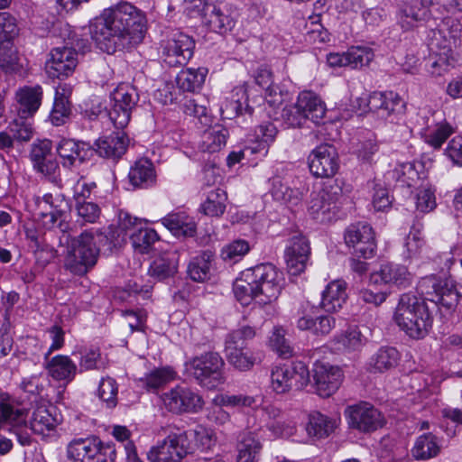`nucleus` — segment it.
Returning <instances> with one entry per match:
<instances>
[{
	"mask_svg": "<svg viewBox=\"0 0 462 462\" xmlns=\"http://www.w3.org/2000/svg\"><path fill=\"white\" fill-rule=\"evenodd\" d=\"M146 31L144 13L128 2L104 9L89 23L92 40L108 54L134 48L143 41Z\"/></svg>",
	"mask_w": 462,
	"mask_h": 462,
	"instance_id": "obj_1",
	"label": "nucleus"
},
{
	"mask_svg": "<svg viewBox=\"0 0 462 462\" xmlns=\"http://www.w3.org/2000/svg\"><path fill=\"white\" fill-rule=\"evenodd\" d=\"M282 273L272 263L246 269L233 285L236 299L244 306L254 300L262 305L275 300L283 286Z\"/></svg>",
	"mask_w": 462,
	"mask_h": 462,
	"instance_id": "obj_2",
	"label": "nucleus"
},
{
	"mask_svg": "<svg viewBox=\"0 0 462 462\" xmlns=\"http://www.w3.org/2000/svg\"><path fill=\"white\" fill-rule=\"evenodd\" d=\"M393 319L402 331L414 339L425 337L433 320L426 303L410 293L401 296Z\"/></svg>",
	"mask_w": 462,
	"mask_h": 462,
	"instance_id": "obj_3",
	"label": "nucleus"
},
{
	"mask_svg": "<svg viewBox=\"0 0 462 462\" xmlns=\"http://www.w3.org/2000/svg\"><path fill=\"white\" fill-rule=\"evenodd\" d=\"M99 254L93 230H86L68 242L65 268L74 275L83 276L97 264Z\"/></svg>",
	"mask_w": 462,
	"mask_h": 462,
	"instance_id": "obj_4",
	"label": "nucleus"
},
{
	"mask_svg": "<svg viewBox=\"0 0 462 462\" xmlns=\"http://www.w3.org/2000/svg\"><path fill=\"white\" fill-rule=\"evenodd\" d=\"M255 329L243 326L228 333L225 338L224 352L227 362L239 371H249L261 362L259 354L246 347V341L254 338Z\"/></svg>",
	"mask_w": 462,
	"mask_h": 462,
	"instance_id": "obj_5",
	"label": "nucleus"
},
{
	"mask_svg": "<svg viewBox=\"0 0 462 462\" xmlns=\"http://www.w3.org/2000/svg\"><path fill=\"white\" fill-rule=\"evenodd\" d=\"M224 365L225 362L220 355L211 351L185 363L187 373L208 389H214L224 383Z\"/></svg>",
	"mask_w": 462,
	"mask_h": 462,
	"instance_id": "obj_6",
	"label": "nucleus"
},
{
	"mask_svg": "<svg viewBox=\"0 0 462 462\" xmlns=\"http://www.w3.org/2000/svg\"><path fill=\"white\" fill-rule=\"evenodd\" d=\"M138 101L137 89L130 84H119L110 94L108 116L117 129H124L128 125Z\"/></svg>",
	"mask_w": 462,
	"mask_h": 462,
	"instance_id": "obj_7",
	"label": "nucleus"
},
{
	"mask_svg": "<svg viewBox=\"0 0 462 462\" xmlns=\"http://www.w3.org/2000/svg\"><path fill=\"white\" fill-rule=\"evenodd\" d=\"M417 291L423 297L422 301H431L448 310L454 309L458 300V292L453 282L448 279L441 280L436 275L421 278Z\"/></svg>",
	"mask_w": 462,
	"mask_h": 462,
	"instance_id": "obj_8",
	"label": "nucleus"
},
{
	"mask_svg": "<svg viewBox=\"0 0 462 462\" xmlns=\"http://www.w3.org/2000/svg\"><path fill=\"white\" fill-rule=\"evenodd\" d=\"M344 199L343 189L337 181H328L310 200L309 211L321 223L331 221Z\"/></svg>",
	"mask_w": 462,
	"mask_h": 462,
	"instance_id": "obj_9",
	"label": "nucleus"
},
{
	"mask_svg": "<svg viewBox=\"0 0 462 462\" xmlns=\"http://www.w3.org/2000/svg\"><path fill=\"white\" fill-rule=\"evenodd\" d=\"M310 382V371L301 361L291 365L275 366L271 373V385L277 393H285L291 389L300 390Z\"/></svg>",
	"mask_w": 462,
	"mask_h": 462,
	"instance_id": "obj_10",
	"label": "nucleus"
},
{
	"mask_svg": "<svg viewBox=\"0 0 462 462\" xmlns=\"http://www.w3.org/2000/svg\"><path fill=\"white\" fill-rule=\"evenodd\" d=\"M345 416L349 428L361 433L374 432L386 423L384 415L366 402L346 407Z\"/></svg>",
	"mask_w": 462,
	"mask_h": 462,
	"instance_id": "obj_11",
	"label": "nucleus"
},
{
	"mask_svg": "<svg viewBox=\"0 0 462 462\" xmlns=\"http://www.w3.org/2000/svg\"><path fill=\"white\" fill-rule=\"evenodd\" d=\"M190 442L186 431L169 434L148 452L151 462H180L189 453Z\"/></svg>",
	"mask_w": 462,
	"mask_h": 462,
	"instance_id": "obj_12",
	"label": "nucleus"
},
{
	"mask_svg": "<svg viewBox=\"0 0 462 462\" xmlns=\"http://www.w3.org/2000/svg\"><path fill=\"white\" fill-rule=\"evenodd\" d=\"M35 216L42 221L44 227L51 229L56 223L62 222L64 215L69 211V205L61 194H44L42 197L34 198Z\"/></svg>",
	"mask_w": 462,
	"mask_h": 462,
	"instance_id": "obj_13",
	"label": "nucleus"
},
{
	"mask_svg": "<svg viewBox=\"0 0 462 462\" xmlns=\"http://www.w3.org/2000/svg\"><path fill=\"white\" fill-rule=\"evenodd\" d=\"M345 242L348 247H352L354 254L365 259L375 255L376 242L374 232L367 223H356L350 225L344 235Z\"/></svg>",
	"mask_w": 462,
	"mask_h": 462,
	"instance_id": "obj_14",
	"label": "nucleus"
},
{
	"mask_svg": "<svg viewBox=\"0 0 462 462\" xmlns=\"http://www.w3.org/2000/svg\"><path fill=\"white\" fill-rule=\"evenodd\" d=\"M195 42L189 35L174 32L162 46L163 61L171 67L184 66L194 53Z\"/></svg>",
	"mask_w": 462,
	"mask_h": 462,
	"instance_id": "obj_15",
	"label": "nucleus"
},
{
	"mask_svg": "<svg viewBox=\"0 0 462 462\" xmlns=\"http://www.w3.org/2000/svg\"><path fill=\"white\" fill-rule=\"evenodd\" d=\"M310 172L317 178H331L339 169L337 149L328 143H322L311 151L308 157Z\"/></svg>",
	"mask_w": 462,
	"mask_h": 462,
	"instance_id": "obj_16",
	"label": "nucleus"
},
{
	"mask_svg": "<svg viewBox=\"0 0 462 462\" xmlns=\"http://www.w3.org/2000/svg\"><path fill=\"white\" fill-rule=\"evenodd\" d=\"M165 408L174 413L197 412L202 409L201 396L187 386L178 385L162 396Z\"/></svg>",
	"mask_w": 462,
	"mask_h": 462,
	"instance_id": "obj_17",
	"label": "nucleus"
},
{
	"mask_svg": "<svg viewBox=\"0 0 462 462\" xmlns=\"http://www.w3.org/2000/svg\"><path fill=\"white\" fill-rule=\"evenodd\" d=\"M365 100L369 111L375 113L381 118L390 119L391 122H393L395 117L405 113V102L397 93L393 91H375Z\"/></svg>",
	"mask_w": 462,
	"mask_h": 462,
	"instance_id": "obj_18",
	"label": "nucleus"
},
{
	"mask_svg": "<svg viewBox=\"0 0 462 462\" xmlns=\"http://www.w3.org/2000/svg\"><path fill=\"white\" fill-rule=\"evenodd\" d=\"M312 376L316 392L323 398L334 394L343 381V372L338 366L319 361L313 365Z\"/></svg>",
	"mask_w": 462,
	"mask_h": 462,
	"instance_id": "obj_19",
	"label": "nucleus"
},
{
	"mask_svg": "<svg viewBox=\"0 0 462 462\" xmlns=\"http://www.w3.org/2000/svg\"><path fill=\"white\" fill-rule=\"evenodd\" d=\"M77 65V51L71 47L62 46L51 50L45 69L50 78L60 79L70 76Z\"/></svg>",
	"mask_w": 462,
	"mask_h": 462,
	"instance_id": "obj_20",
	"label": "nucleus"
},
{
	"mask_svg": "<svg viewBox=\"0 0 462 462\" xmlns=\"http://www.w3.org/2000/svg\"><path fill=\"white\" fill-rule=\"evenodd\" d=\"M310 255L309 240L302 235L293 236L286 246L284 257L288 273L291 275H299L307 267Z\"/></svg>",
	"mask_w": 462,
	"mask_h": 462,
	"instance_id": "obj_21",
	"label": "nucleus"
},
{
	"mask_svg": "<svg viewBox=\"0 0 462 462\" xmlns=\"http://www.w3.org/2000/svg\"><path fill=\"white\" fill-rule=\"evenodd\" d=\"M56 151L65 168L82 164L92 154L88 143L73 139H62L56 145Z\"/></svg>",
	"mask_w": 462,
	"mask_h": 462,
	"instance_id": "obj_22",
	"label": "nucleus"
},
{
	"mask_svg": "<svg viewBox=\"0 0 462 462\" xmlns=\"http://www.w3.org/2000/svg\"><path fill=\"white\" fill-rule=\"evenodd\" d=\"M44 367L53 380L63 381L66 383L72 382L79 371L74 361L69 356L64 355L44 357Z\"/></svg>",
	"mask_w": 462,
	"mask_h": 462,
	"instance_id": "obj_23",
	"label": "nucleus"
},
{
	"mask_svg": "<svg viewBox=\"0 0 462 462\" xmlns=\"http://www.w3.org/2000/svg\"><path fill=\"white\" fill-rule=\"evenodd\" d=\"M73 87L69 83H60L55 88L53 107L50 119L52 125L59 126L66 123L71 114L70 97Z\"/></svg>",
	"mask_w": 462,
	"mask_h": 462,
	"instance_id": "obj_24",
	"label": "nucleus"
},
{
	"mask_svg": "<svg viewBox=\"0 0 462 462\" xmlns=\"http://www.w3.org/2000/svg\"><path fill=\"white\" fill-rule=\"evenodd\" d=\"M128 143L129 139L125 133H112L96 142V151L101 157L118 160L126 152Z\"/></svg>",
	"mask_w": 462,
	"mask_h": 462,
	"instance_id": "obj_25",
	"label": "nucleus"
},
{
	"mask_svg": "<svg viewBox=\"0 0 462 462\" xmlns=\"http://www.w3.org/2000/svg\"><path fill=\"white\" fill-rule=\"evenodd\" d=\"M42 88L36 85L20 88L15 93L17 102V115L32 116L42 104Z\"/></svg>",
	"mask_w": 462,
	"mask_h": 462,
	"instance_id": "obj_26",
	"label": "nucleus"
},
{
	"mask_svg": "<svg viewBox=\"0 0 462 462\" xmlns=\"http://www.w3.org/2000/svg\"><path fill=\"white\" fill-rule=\"evenodd\" d=\"M346 283L342 280L329 282L321 293L320 308L326 312H337L346 303Z\"/></svg>",
	"mask_w": 462,
	"mask_h": 462,
	"instance_id": "obj_27",
	"label": "nucleus"
},
{
	"mask_svg": "<svg viewBox=\"0 0 462 462\" xmlns=\"http://www.w3.org/2000/svg\"><path fill=\"white\" fill-rule=\"evenodd\" d=\"M365 341V337L357 328H349L336 334L329 340V345L335 352L350 353L361 350Z\"/></svg>",
	"mask_w": 462,
	"mask_h": 462,
	"instance_id": "obj_28",
	"label": "nucleus"
},
{
	"mask_svg": "<svg viewBox=\"0 0 462 462\" xmlns=\"http://www.w3.org/2000/svg\"><path fill=\"white\" fill-rule=\"evenodd\" d=\"M247 84L244 83L233 88L231 96L221 106L223 114H226L229 118L247 113L252 115L254 108L248 104Z\"/></svg>",
	"mask_w": 462,
	"mask_h": 462,
	"instance_id": "obj_29",
	"label": "nucleus"
},
{
	"mask_svg": "<svg viewBox=\"0 0 462 462\" xmlns=\"http://www.w3.org/2000/svg\"><path fill=\"white\" fill-rule=\"evenodd\" d=\"M130 183L134 188L147 189L156 182V172L153 163L147 158L137 160L128 173Z\"/></svg>",
	"mask_w": 462,
	"mask_h": 462,
	"instance_id": "obj_30",
	"label": "nucleus"
},
{
	"mask_svg": "<svg viewBox=\"0 0 462 462\" xmlns=\"http://www.w3.org/2000/svg\"><path fill=\"white\" fill-rule=\"evenodd\" d=\"M210 29L220 34L230 31L235 25V20L230 16L226 6L208 5L201 15Z\"/></svg>",
	"mask_w": 462,
	"mask_h": 462,
	"instance_id": "obj_31",
	"label": "nucleus"
},
{
	"mask_svg": "<svg viewBox=\"0 0 462 462\" xmlns=\"http://www.w3.org/2000/svg\"><path fill=\"white\" fill-rule=\"evenodd\" d=\"M371 279L374 282L380 281L383 283H392L398 287H407L411 284V274L405 266L386 263L383 264L378 272L373 273Z\"/></svg>",
	"mask_w": 462,
	"mask_h": 462,
	"instance_id": "obj_32",
	"label": "nucleus"
},
{
	"mask_svg": "<svg viewBox=\"0 0 462 462\" xmlns=\"http://www.w3.org/2000/svg\"><path fill=\"white\" fill-rule=\"evenodd\" d=\"M161 222L177 237H191L196 234L197 225L185 212L170 213Z\"/></svg>",
	"mask_w": 462,
	"mask_h": 462,
	"instance_id": "obj_33",
	"label": "nucleus"
},
{
	"mask_svg": "<svg viewBox=\"0 0 462 462\" xmlns=\"http://www.w3.org/2000/svg\"><path fill=\"white\" fill-rule=\"evenodd\" d=\"M296 103L307 120L319 124L326 114V107L321 99L311 91H302L299 94Z\"/></svg>",
	"mask_w": 462,
	"mask_h": 462,
	"instance_id": "obj_34",
	"label": "nucleus"
},
{
	"mask_svg": "<svg viewBox=\"0 0 462 462\" xmlns=\"http://www.w3.org/2000/svg\"><path fill=\"white\" fill-rule=\"evenodd\" d=\"M27 413L14 400L0 389V422L21 425L26 421Z\"/></svg>",
	"mask_w": 462,
	"mask_h": 462,
	"instance_id": "obj_35",
	"label": "nucleus"
},
{
	"mask_svg": "<svg viewBox=\"0 0 462 462\" xmlns=\"http://www.w3.org/2000/svg\"><path fill=\"white\" fill-rule=\"evenodd\" d=\"M227 136L228 131L223 125L210 126L201 135L199 149L203 152H217L226 145Z\"/></svg>",
	"mask_w": 462,
	"mask_h": 462,
	"instance_id": "obj_36",
	"label": "nucleus"
},
{
	"mask_svg": "<svg viewBox=\"0 0 462 462\" xmlns=\"http://www.w3.org/2000/svg\"><path fill=\"white\" fill-rule=\"evenodd\" d=\"M178 271V256L175 253H167L154 259L150 264V276L163 281L174 276Z\"/></svg>",
	"mask_w": 462,
	"mask_h": 462,
	"instance_id": "obj_37",
	"label": "nucleus"
},
{
	"mask_svg": "<svg viewBox=\"0 0 462 462\" xmlns=\"http://www.w3.org/2000/svg\"><path fill=\"white\" fill-rule=\"evenodd\" d=\"M95 236V245L100 248V253L109 254L114 248L120 247L125 241L120 229H116L115 226H108L106 228L93 231Z\"/></svg>",
	"mask_w": 462,
	"mask_h": 462,
	"instance_id": "obj_38",
	"label": "nucleus"
},
{
	"mask_svg": "<svg viewBox=\"0 0 462 462\" xmlns=\"http://www.w3.org/2000/svg\"><path fill=\"white\" fill-rule=\"evenodd\" d=\"M97 438L74 439L68 446V457L73 462L91 461L94 454L97 453Z\"/></svg>",
	"mask_w": 462,
	"mask_h": 462,
	"instance_id": "obj_39",
	"label": "nucleus"
},
{
	"mask_svg": "<svg viewBox=\"0 0 462 462\" xmlns=\"http://www.w3.org/2000/svg\"><path fill=\"white\" fill-rule=\"evenodd\" d=\"M440 452L438 439L432 433H425L419 436L411 450V456L416 460H428L433 458Z\"/></svg>",
	"mask_w": 462,
	"mask_h": 462,
	"instance_id": "obj_40",
	"label": "nucleus"
},
{
	"mask_svg": "<svg viewBox=\"0 0 462 462\" xmlns=\"http://www.w3.org/2000/svg\"><path fill=\"white\" fill-rule=\"evenodd\" d=\"M400 355L396 348L383 346L370 358L368 368L371 372H384L395 367Z\"/></svg>",
	"mask_w": 462,
	"mask_h": 462,
	"instance_id": "obj_41",
	"label": "nucleus"
},
{
	"mask_svg": "<svg viewBox=\"0 0 462 462\" xmlns=\"http://www.w3.org/2000/svg\"><path fill=\"white\" fill-rule=\"evenodd\" d=\"M336 428V421L319 411L309 415L306 430L310 437L324 439L328 437Z\"/></svg>",
	"mask_w": 462,
	"mask_h": 462,
	"instance_id": "obj_42",
	"label": "nucleus"
},
{
	"mask_svg": "<svg viewBox=\"0 0 462 462\" xmlns=\"http://www.w3.org/2000/svg\"><path fill=\"white\" fill-rule=\"evenodd\" d=\"M54 407L47 408L45 406L37 407L32 412L30 421L31 429L35 434L45 435L46 432L52 430L58 424V420L52 415Z\"/></svg>",
	"mask_w": 462,
	"mask_h": 462,
	"instance_id": "obj_43",
	"label": "nucleus"
},
{
	"mask_svg": "<svg viewBox=\"0 0 462 462\" xmlns=\"http://www.w3.org/2000/svg\"><path fill=\"white\" fill-rule=\"evenodd\" d=\"M213 256V253L207 250L193 257L188 265V274L190 279L199 282L208 280L210 276Z\"/></svg>",
	"mask_w": 462,
	"mask_h": 462,
	"instance_id": "obj_44",
	"label": "nucleus"
},
{
	"mask_svg": "<svg viewBox=\"0 0 462 462\" xmlns=\"http://www.w3.org/2000/svg\"><path fill=\"white\" fill-rule=\"evenodd\" d=\"M237 449V462H256L262 445L254 433L245 432L240 437Z\"/></svg>",
	"mask_w": 462,
	"mask_h": 462,
	"instance_id": "obj_45",
	"label": "nucleus"
},
{
	"mask_svg": "<svg viewBox=\"0 0 462 462\" xmlns=\"http://www.w3.org/2000/svg\"><path fill=\"white\" fill-rule=\"evenodd\" d=\"M208 69L200 67L198 69L189 68L181 70L177 76V84L183 91L194 92L203 85Z\"/></svg>",
	"mask_w": 462,
	"mask_h": 462,
	"instance_id": "obj_46",
	"label": "nucleus"
},
{
	"mask_svg": "<svg viewBox=\"0 0 462 462\" xmlns=\"http://www.w3.org/2000/svg\"><path fill=\"white\" fill-rule=\"evenodd\" d=\"M227 199L226 192L221 189H216L208 193L206 200L201 204V211L209 217H219L226 210Z\"/></svg>",
	"mask_w": 462,
	"mask_h": 462,
	"instance_id": "obj_47",
	"label": "nucleus"
},
{
	"mask_svg": "<svg viewBox=\"0 0 462 462\" xmlns=\"http://www.w3.org/2000/svg\"><path fill=\"white\" fill-rule=\"evenodd\" d=\"M133 247L140 254H147L152 245L159 240V236L154 229L139 227L130 234Z\"/></svg>",
	"mask_w": 462,
	"mask_h": 462,
	"instance_id": "obj_48",
	"label": "nucleus"
},
{
	"mask_svg": "<svg viewBox=\"0 0 462 462\" xmlns=\"http://www.w3.org/2000/svg\"><path fill=\"white\" fill-rule=\"evenodd\" d=\"M106 367V362L102 356L98 347H91L80 352L78 373L90 370H103Z\"/></svg>",
	"mask_w": 462,
	"mask_h": 462,
	"instance_id": "obj_49",
	"label": "nucleus"
},
{
	"mask_svg": "<svg viewBox=\"0 0 462 462\" xmlns=\"http://www.w3.org/2000/svg\"><path fill=\"white\" fill-rule=\"evenodd\" d=\"M174 371L170 367L157 368L139 379L141 385L148 391L157 390L174 378Z\"/></svg>",
	"mask_w": 462,
	"mask_h": 462,
	"instance_id": "obj_50",
	"label": "nucleus"
},
{
	"mask_svg": "<svg viewBox=\"0 0 462 462\" xmlns=\"http://www.w3.org/2000/svg\"><path fill=\"white\" fill-rule=\"evenodd\" d=\"M427 15V10L420 8L417 4H404L402 5L398 12V19L402 27L404 30L410 29L414 22L425 19Z\"/></svg>",
	"mask_w": 462,
	"mask_h": 462,
	"instance_id": "obj_51",
	"label": "nucleus"
},
{
	"mask_svg": "<svg viewBox=\"0 0 462 462\" xmlns=\"http://www.w3.org/2000/svg\"><path fill=\"white\" fill-rule=\"evenodd\" d=\"M388 174L402 185L408 187L413 186L420 179L419 171L414 163L411 162L397 164Z\"/></svg>",
	"mask_w": 462,
	"mask_h": 462,
	"instance_id": "obj_52",
	"label": "nucleus"
},
{
	"mask_svg": "<svg viewBox=\"0 0 462 462\" xmlns=\"http://www.w3.org/2000/svg\"><path fill=\"white\" fill-rule=\"evenodd\" d=\"M428 47L431 55L449 57L452 44L439 30H432L429 34Z\"/></svg>",
	"mask_w": 462,
	"mask_h": 462,
	"instance_id": "obj_53",
	"label": "nucleus"
},
{
	"mask_svg": "<svg viewBox=\"0 0 462 462\" xmlns=\"http://www.w3.org/2000/svg\"><path fill=\"white\" fill-rule=\"evenodd\" d=\"M30 116H18L7 126L14 139L17 142H28L33 134L32 124L28 121Z\"/></svg>",
	"mask_w": 462,
	"mask_h": 462,
	"instance_id": "obj_54",
	"label": "nucleus"
},
{
	"mask_svg": "<svg viewBox=\"0 0 462 462\" xmlns=\"http://www.w3.org/2000/svg\"><path fill=\"white\" fill-rule=\"evenodd\" d=\"M430 249L426 246L424 240H411L406 238L405 249L402 253L404 259L411 262L426 263L430 258Z\"/></svg>",
	"mask_w": 462,
	"mask_h": 462,
	"instance_id": "obj_55",
	"label": "nucleus"
},
{
	"mask_svg": "<svg viewBox=\"0 0 462 462\" xmlns=\"http://www.w3.org/2000/svg\"><path fill=\"white\" fill-rule=\"evenodd\" d=\"M250 250L246 240L237 239L226 245L221 250V258L226 262L236 263Z\"/></svg>",
	"mask_w": 462,
	"mask_h": 462,
	"instance_id": "obj_56",
	"label": "nucleus"
},
{
	"mask_svg": "<svg viewBox=\"0 0 462 462\" xmlns=\"http://www.w3.org/2000/svg\"><path fill=\"white\" fill-rule=\"evenodd\" d=\"M117 393L118 385L114 378L106 376L101 379L98 386V397L106 403L108 408L116 407Z\"/></svg>",
	"mask_w": 462,
	"mask_h": 462,
	"instance_id": "obj_57",
	"label": "nucleus"
},
{
	"mask_svg": "<svg viewBox=\"0 0 462 462\" xmlns=\"http://www.w3.org/2000/svg\"><path fill=\"white\" fill-rule=\"evenodd\" d=\"M348 67L353 69L367 66L374 59V52L370 48L353 46L346 51Z\"/></svg>",
	"mask_w": 462,
	"mask_h": 462,
	"instance_id": "obj_58",
	"label": "nucleus"
},
{
	"mask_svg": "<svg viewBox=\"0 0 462 462\" xmlns=\"http://www.w3.org/2000/svg\"><path fill=\"white\" fill-rule=\"evenodd\" d=\"M213 402L226 407L241 408L253 407L256 403V399L245 394H218L213 399Z\"/></svg>",
	"mask_w": 462,
	"mask_h": 462,
	"instance_id": "obj_59",
	"label": "nucleus"
},
{
	"mask_svg": "<svg viewBox=\"0 0 462 462\" xmlns=\"http://www.w3.org/2000/svg\"><path fill=\"white\" fill-rule=\"evenodd\" d=\"M270 193L272 197L280 202H291L294 191L288 186L287 182L280 176H274L270 179Z\"/></svg>",
	"mask_w": 462,
	"mask_h": 462,
	"instance_id": "obj_60",
	"label": "nucleus"
},
{
	"mask_svg": "<svg viewBox=\"0 0 462 462\" xmlns=\"http://www.w3.org/2000/svg\"><path fill=\"white\" fill-rule=\"evenodd\" d=\"M270 345L282 358H289L293 355V348L285 338L284 330L282 328H275L273 330L270 337Z\"/></svg>",
	"mask_w": 462,
	"mask_h": 462,
	"instance_id": "obj_61",
	"label": "nucleus"
},
{
	"mask_svg": "<svg viewBox=\"0 0 462 462\" xmlns=\"http://www.w3.org/2000/svg\"><path fill=\"white\" fill-rule=\"evenodd\" d=\"M79 220L81 224L95 223L100 216V208L94 202H80L76 204Z\"/></svg>",
	"mask_w": 462,
	"mask_h": 462,
	"instance_id": "obj_62",
	"label": "nucleus"
},
{
	"mask_svg": "<svg viewBox=\"0 0 462 462\" xmlns=\"http://www.w3.org/2000/svg\"><path fill=\"white\" fill-rule=\"evenodd\" d=\"M282 118L288 127H301L307 120L306 114H303L298 104L287 106L282 109Z\"/></svg>",
	"mask_w": 462,
	"mask_h": 462,
	"instance_id": "obj_63",
	"label": "nucleus"
},
{
	"mask_svg": "<svg viewBox=\"0 0 462 462\" xmlns=\"http://www.w3.org/2000/svg\"><path fill=\"white\" fill-rule=\"evenodd\" d=\"M255 134L259 139V146H262L261 149L264 150V153H267V147L274 142L278 134L276 126L271 122L263 123L257 127Z\"/></svg>",
	"mask_w": 462,
	"mask_h": 462,
	"instance_id": "obj_64",
	"label": "nucleus"
}]
</instances>
